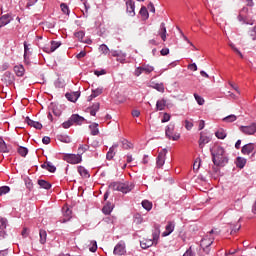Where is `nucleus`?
<instances>
[{"instance_id": "obj_1", "label": "nucleus", "mask_w": 256, "mask_h": 256, "mask_svg": "<svg viewBox=\"0 0 256 256\" xmlns=\"http://www.w3.org/2000/svg\"><path fill=\"white\" fill-rule=\"evenodd\" d=\"M212 161L214 165L225 167L229 163V158L225 156V149L221 146H216L211 150Z\"/></svg>"}, {"instance_id": "obj_2", "label": "nucleus", "mask_w": 256, "mask_h": 256, "mask_svg": "<svg viewBox=\"0 0 256 256\" xmlns=\"http://www.w3.org/2000/svg\"><path fill=\"white\" fill-rule=\"evenodd\" d=\"M213 233H215V230H211L209 232V235H206L200 243V247L203 249L204 253L206 255H209V253L211 252V245H213V241H215V237H213Z\"/></svg>"}, {"instance_id": "obj_3", "label": "nucleus", "mask_w": 256, "mask_h": 256, "mask_svg": "<svg viewBox=\"0 0 256 256\" xmlns=\"http://www.w3.org/2000/svg\"><path fill=\"white\" fill-rule=\"evenodd\" d=\"M133 187V184H130L129 182H112L109 185V188L112 189V191H120L121 193H129L130 191H133Z\"/></svg>"}, {"instance_id": "obj_4", "label": "nucleus", "mask_w": 256, "mask_h": 256, "mask_svg": "<svg viewBox=\"0 0 256 256\" xmlns=\"http://www.w3.org/2000/svg\"><path fill=\"white\" fill-rule=\"evenodd\" d=\"M165 136L167 139H172V141H179L181 139V134L175 133V123H170L166 126Z\"/></svg>"}, {"instance_id": "obj_5", "label": "nucleus", "mask_w": 256, "mask_h": 256, "mask_svg": "<svg viewBox=\"0 0 256 256\" xmlns=\"http://www.w3.org/2000/svg\"><path fill=\"white\" fill-rule=\"evenodd\" d=\"M64 161L72 165H77L83 161V158L81 157V154H65Z\"/></svg>"}, {"instance_id": "obj_6", "label": "nucleus", "mask_w": 256, "mask_h": 256, "mask_svg": "<svg viewBox=\"0 0 256 256\" xmlns=\"http://www.w3.org/2000/svg\"><path fill=\"white\" fill-rule=\"evenodd\" d=\"M239 130L241 131V133H244V135H255L256 123L253 122L248 126H240Z\"/></svg>"}, {"instance_id": "obj_7", "label": "nucleus", "mask_w": 256, "mask_h": 256, "mask_svg": "<svg viewBox=\"0 0 256 256\" xmlns=\"http://www.w3.org/2000/svg\"><path fill=\"white\" fill-rule=\"evenodd\" d=\"M167 157V149H163L161 152H159L157 158H156V165L158 168L163 167L165 165V159Z\"/></svg>"}, {"instance_id": "obj_8", "label": "nucleus", "mask_w": 256, "mask_h": 256, "mask_svg": "<svg viewBox=\"0 0 256 256\" xmlns=\"http://www.w3.org/2000/svg\"><path fill=\"white\" fill-rule=\"evenodd\" d=\"M161 236V226L159 224L154 225V230L152 232V241L154 242V245H157L159 243V237Z\"/></svg>"}, {"instance_id": "obj_9", "label": "nucleus", "mask_w": 256, "mask_h": 256, "mask_svg": "<svg viewBox=\"0 0 256 256\" xmlns=\"http://www.w3.org/2000/svg\"><path fill=\"white\" fill-rule=\"evenodd\" d=\"M253 151H255V144L248 143L242 147L241 153L243 155H251V153H253L252 155H255V152Z\"/></svg>"}, {"instance_id": "obj_10", "label": "nucleus", "mask_w": 256, "mask_h": 256, "mask_svg": "<svg viewBox=\"0 0 256 256\" xmlns=\"http://www.w3.org/2000/svg\"><path fill=\"white\" fill-rule=\"evenodd\" d=\"M114 255H125V242L124 241H120L119 244H117L114 247V251H113Z\"/></svg>"}, {"instance_id": "obj_11", "label": "nucleus", "mask_w": 256, "mask_h": 256, "mask_svg": "<svg viewBox=\"0 0 256 256\" xmlns=\"http://www.w3.org/2000/svg\"><path fill=\"white\" fill-rule=\"evenodd\" d=\"M173 231H175V222H168L165 231L162 233V237H169Z\"/></svg>"}, {"instance_id": "obj_12", "label": "nucleus", "mask_w": 256, "mask_h": 256, "mask_svg": "<svg viewBox=\"0 0 256 256\" xmlns=\"http://www.w3.org/2000/svg\"><path fill=\"white\" fill-rule=\"evenodd\" d=\"M211 141V137L203 134V132L200 133V138H199V147L200 149H203V147H205V145H207V143H209Z\"/></svg>"}, {"instance_id": "obj_13", "label": "nucleus", "mask_w": 256, "mask_h": 256, "mask_svg": "<svg viewBox=\"0 0 256 256\" xmlns=\"http://www.w3.org/2000/svg\"><path fill=\"white\" fill-rule=\"evenodd\" d=\"M126 11L130 17H135V2L133 0L126 2Z\"/></svg>"}, {"instance_id": "obj_14", "label": "nucleus", "mask_w": 256, "mask_h": 256, "mask_svg": "<svg viewBox=\"0 0 256 256\" xmlns=\"http://www.w3.org/2000/svg\"><path fill=\"white\" fill-rule=\"evenodd\" d=\"M25 123H27V125H29L30 127H34V129H38V130L43 129V124H41L40 122H37V121H33L29 117L25 118Z\"/></svg>"}, {"instance_id": "obj_15", "label": "nucleus", "mask_w": 256, "mask_h": 256, "mask_svg": "<svg viewBox=\"0 0 256 256\" xmlns=\"http://www.w3.org/2000/svg\"><path fill=\"white\" fill-rule=\"evenodd\" d=\"M3 79L7 85H12L13 81H15V75L9 71H6L3 75Z\"/></svg>"}, {"instance_id": "obj_16", "label": "nucleus", "mask_w": 256, "mask_h": 256, "mask_svg": "<svg viewBox=\"0 0 256 256\" xmlns=\"http://www.w3.org/2000/svg\"><path fill=\"white\" fill-rule=\"evenodd\" d=\"M80 96L81 94L79 92H71L65 94L66 99H68V101H71V103L77 102V99H79Z\"/></svg>"}, {"instance_id": "obj_17", "label": "nucleus", "mask_w": 256, "mask_h": 256, "mask_svg": "<svg viewBox=\"0 0 256 256\" xmlns=\"http://www.w3.org/2000/svg\"><path fill=\"white\" fill-rule=\"evenodd\" d=\"M158 35H160L162 41H167V28L165 27L164 22H162L160 24V29L158 31Z\"/></svg>"}, {"instance_id": "obj_18", "label": "nucleus", "mask_w": 256, "mask_h": 256, "mask_svg": "<svg viewBox=\"0 0 256 256\" xmlns=\"http://www.w3.org/2000/svg\"><path fill=\"white\" fill-rule=\"evenodd\" d=\"M41 167L50 173H55L57 171V167H55V165H53L51 162H45L41 165Z\"/></svg>"}, {"instance_id": "obj_19", "label": "nucleus", "mask_w": 256, "mask_h": 256, "mask_svg": "<svg viewBox=\"0 0 256 256\" xmlns=\"http://www.w3.org/2000/svg\"><path fill=\"white\" fill-rule=\"evenodd\" d=\"M70 120L72 121V124L76 123V125H82L83 121H85V118H83L82 116H79V114H73L70 117Z\"/></svg>"}, {"instance_id": "obj_20", "label": "nucleus", "mask_w": 256, "mask_h": 256, "mask_svg": "<svg viewBox=\"0 0 256 256\" xmlns=\"http://www.w3.org/2000/svg\"><path fill=\"white\" fill-rule=\"evenodd\" d=\"M11 23V15L5 14L0 17V28L5 27V25H9Z\"/></svg>"}, {"instance_id": "obj_21", "label": "nucleus", "mask_w": 256, "mask_h": 256, "mask_svg": "<svg viewBox=\"0 0 256 256\" xmlns=\"http://www.w3.org/2000/svg\"><path fill=\"white\" fill-rule=\"evenodd\" d=\"M62 213L65 217L63 220V223H67V221H69V219H71V215H72L71 209H69V207L65 206L62 208Z\"/></svg>"}, {"instance_id": "obj_22", "label": "nucleus", "mask_w": 256, "mask_h": 256, "mask_svg": "<svg viewBox=\"0 0 256 256\" xmlns=\"http://www.w3.org/2000/svg\"><path fill=\"white\" fill-rule=\"evenodd\" d=\"M155 245V242L151 239L142 240L140 242V247L142 249H149V247H153Z\"/></svg>"}, {"instance_id": "obj_23", "label": "nucleus", "mask_w": 256, "mask_h": 256, "mask_svg": "<svg viewBox=\"0 0 256 256\" xmlns=\"http://www.w3.org/2000/svg\"><path fill=\"white\" fill-rule=\"evenodd\" d=\"M118 147L119 145L114 144L112 147L109 148V151L106 154V158L108 159V161H111V159L115 157V149H117Z\"/></svg>"}, {"instance_id": "obj_24", "label": "nucleus", "mask_w": 256, "mask_h": 256, "mask_svg": "<svg viewBox=\"0 0 256 256\" xmlns=\"http://www.w3.org/2000/svg\"><path fill=\"white\" fill-rule=\"evenodd\" d=\"M167 106V100L161 99L156 102V111H164Z\"/></svg>"}, {"instance_id": "obj_25", "label": "nucleus", "mask_w": 256, "mask_h": 256, "mask_svg": "<svg viewBox=\"0 0 256 256\" xmlns=\"http://www.w3.org/2000/svg\"><path fill=\"white\" fill-rule=\"evenodd\" d=\"M78 173L81 175V177H84V179H89L91 177L89 171L83 166H78Z\"/></svg>"}, {"instance_id": "obj_26", "label": "nucleus", "mask_w": 256, "mask_h": 256, "mask_svg": "<svg viewBox=\"0 0 256 256\" xmlns=\"http://www.w3.org/2000/svg\"><path fill=\"white\" fill-rule=\"evenodd\" d=\"M14 72L17 77H23V75H25V68L23 67V65L14 66Z\"/></svg>"}, {"instance_id": "obj_27", "label": "nucleus", "mask_w": 256, "mask_h": 256, "mask_svg": "<svg viewBox=\"0 0 256 256\" xmlns=\"http://www.w3.org/2000/svg\"><path fill=\"white\" fill-rule=\"evenodd\" d=\"M140 67L142 69V73H146V75H149V73H153V71H155V67H153L149 64H144Z\"/></svg>"}, {"instance_id": "obj_28", "label": "nucleus", "mask_w": 256, "mask_h": 256, "mask_svg": "<svg viewBox=\"0 0 256 256\" xmlns=\"http://www.w3.org/2000/svg\"><path fill=\"white\" fill-rule=\"evenodd\" d=\"M245 165H247V159L243 157H237L236 167H238L239 169H243Z\"/></svg>"}, {"instance_id": "obj_29", "label": "nucleus", "mask_w": 256, "mask_h": 256, "mask_svg": "<svg viewBox=\"0 0 256 256\" xmlns=\"http://www.w3.org/2000/svg\"><path fill=\"white\" fill-rule=\"evenodd\" d=\"M39 235H40V243H41V245H45V243H47V231L41 229L39 231Z\"/></svg>"}, {"instance_id": "obj_30", "label": "nucleus", "mask_w": 256, "mask_h": 256, "mask_svg": "<svg viewBox=\"0 0 256 256\" xmlns=\"http://www.w3.org/2000/svg\"><path fill=\"white\" fill-rule=\"evenodd\" d=\"M0 153H9V147H7L3 138H0Z\"/></svg>"}, {"instance_id": "obj_31", "label": "nucleus", "mask_w": 256, "mask_h": 256, "mask_svg": "<svg viewBox=\"0 0 256 256\" xmlns=\"http://www.w3.org/2000/svg\"><path fill=\"white\" fill-rule=\"evenodd\" d=\"M99 124L93 123L89 126V129L91 131V135H99Z\"/></svg>"}, {"instance_id": "obj_32", "label": "nucleus", "mask_w": 256, "mask_h": 256, "mask_svg": "<svg viewBox=\"0 0 256 256\" xmlns=\"http://www.w3.org/2000/svg\"><path fill=\"white\" fill-rule=\"evenodd\" d=\"M142 207L146 211H151L153 209V203H151L149 200L142 201Z\"/></svg>"}, {"instance_id": "obj_33", "label": "nucleus", "mask_w": 256, "mask_h": 256, "mask_svg": "<svg viewBox=\"0 0 256 256\" xmlns=\"http://www.w3.org/2000/svg\"><path fill=\"white\" fill-rule=\"evenodd\" d=\"M38 185L41 187V189H50L51 183L45 181V180H38Z\"/></svg>"}, {"instance_id": "obj_34", "label": "nucleus", "mask_w": 256, "mask_h": 256, "mask_svg": "<svg viewBox=\"0 0 256 256\" xmlns=\"http://www.w3.org/2000/svg\"><path fill=\"white\" fill-rule=\"evenodd\" d=\"M99 107H100L99 103H95L92 105V107L90 108V115H92V117H95V115H97V111H99Z\"/></svg>"}, {"instance_id": "obj_35", "label": "nucleus", "mask_w": 256, "mask_h": 256, "mask_svg": "<svg viewBox=\"0 0 256 256\" xmlns=\"http://www.w3.org/2000/svg\"><path fill=\"white\" fill-rule=\"evenodd\" d=\"M74 37H76V39H78V41H80V43H83V39L85 37V31L80 30L78 32H75Z\"/></svg>"}, {"instance_id": "obj_36", "label": "nucleus", "mask_w": 256, "mask_h": 256, "mask_svg": "<svg viewBox=\"0 0 256 256\" xmlns=\"http://www.w3.org/2000/svg\"><path fill=\"white\" fill-rule=\"evenodd\" d=\"M18 153L19 155H21V157H27V154L29 153V149H27V147L19 146Z\"/></svg>"}, {"instance_id": "obj_37", "label": "nucleus", "mask_w": 256, "mask_h": 256, "mask_svg": "<svg viewBox=\"0 0 256 256\" xmlns=\"http://www.w3.org/2000/svg\"><path fill=\"white\" fill-rule=\"evenodd\" d=\"M101 93H103V88H96L92 90V94L90 95V97L92 99H95V97H99V95H101Z\"/></svg>"}, {"instance_id": "obj_38", "label": "nucleus", "mask_w": 256, "mask_h": 256, "mask_svg": "<svg viewBox=\"0 0 256 256\" xmlns=\"http://www.w3.org/2000/svg\"><path fill=\"white\" fill-rule=\"evenodd\" d=\"M140 15L144 18V19H149V11H147V7L142 6L140 9Z\"/></svg>"}, {"instance_id": "obj_39", "label": "nucleus", "mask_w": 256, "mask_h": 256, "mask_svg": "<svg viewBox=\"0 0 256 256\" xmlns=\"http://www.w3.org/2000/svg\"><path fill=\"white\" fill-rule=\"evenodd\" d=\"M113 211V207L111 205L107 204L102 208V212L104 215H111V212Z\"/></svg>"}, {"instance_id": "obj_40", "label": "nucleus", "mask_w": 256, "mask_h": 256, "mask_svg": "<svg viewBox=\"0 0 256 256\" xmlns=\"http://www.w3.org/2000/svg\"><path fill=\"white\" fill-rule=\"evenodd\" d=\"M223 121H225V123H233L235 121H237V116L231 114L229 116H226Z\"/></svg>"}, {"instance_id": "obj_41", "label": "nucleus", "mask_w": 256, "mask_h": 256, "mask_svg": "<svg viewBox=\"0 0 256 256\" xmlns=\"http://www.w3.org/2000/svg\"><path fill=\"white\" fill-rule=\"evenodd\" d=\"M86 151H89V145H80L78 148V155L82 156Z\"/></svg>"}, {"instance_id": "obj_42", "label": "nucleus", "mask_w": 256, "mask_h": 256, "mask_svg": "<svg viewBox=\"0 0 256 256\" xmlns=\"http://www.w3.org/2000/svg\"><path fill=\"white\" fill-rule=\"evenodd\" d=\"M59 47H61V42L51 41V46H50V48H51L52 53H53L54 51H57V49H59Z\"/></svg>"}, {"instance_id": "obj_43", "label": "nucleus", "mask_w": 256, "mask_h": 256, "mask_svg": "<svg viewBox=\"0 0 256 256\" xmlns=\"http://www.w3.org/2000/svg\"><path fill=\"white\" fill-rule=\"evenodd\" d=\"M217 139H225V137H227V133H225V130L221 129V130H218L216 133H215Z\"/></svg>"}, {"instance_id": "obj_44", "label": "nucleus", "mask_w": 256, "mask_h": 256, "mask_svg": "<svg viewBox=\"0 0 256 256\" xmlns=\"http://www.w3.org/2000/svg\"><path fill=\"white\" fill-rule=\"evenodd\" d=\"M153 88L156 89V91H159L160 93L165 92V86L163 85V83H156L154 84Z\"/></svg>"}, {"instance_id": "obj_45", "label": "nucleus", "mask_w": 256, "mask_h": 256, "mask_svg": "<svg viewBox=\"0 0 256 256\" xmlns=\"http://www.w3.org/2000/svg\"><path fill=\"white\" fill-rule=\"evenodd\" d=\"M194 99L198 105H205V99H203V97L199 96L197 93H194Z\"/></svg>"}, {"instance_id": "obj_46", "label": "nucleus", "mask_w": 256, "mask_h": 256, "mask_svg": "<svg viewBox=\"0 0 256 256\" xmlns=\"http://www.w3.org/2000/svg\"><path fill=\"white\" fill-rule=\"evenodd\" d=\"M99 51L103 53V55H107L109 53V47L106 44H102L99 46Z\"/></svg>"}, {"instance_id": "obj_47", "label": "nucleus", "mask_w": 256, "mask_h": 256, "mask_svg": "<svg viewBox=\"0 0 256 256\" xmlns=\"http://www.w3.org/2000/svg\"><path fill=\"white\" fill-rule=\"evenodd\" d=\"M90 245L91 246L89 247V251H91V253H95L97 251V241H90Z\"/></svg>"}, {"instance_id": "obj_48", "label": "nucleus", "mask_w": 256, "mask_h": 256, "mask_svg": "<svg viewBox=\"0 0 256 256\" xmlns=\"http://www.w3.org/2000/svg\"><path fill=\"white\" fill-rule=\"evenodd\" d=\"M0 231H4L3 229H7V219L0 217Z\"/></svg>"}, {"instance_id": "obj_49", "label": "nucleus", "mask_w": 256, "mask_h": 256, "mask_svg": "<svg viewBox=\"0 0 256 256\" xmlns=\"http://www.w3.org/2000/svg\"><path fill=\"white\" fill-rule=\"evenodd\" d=\"M9 191H11V188H9V186L0 187V197L2 195H7V193H9Z\"/></svg>"}, {"instance_id": "obj_50", "label": "nucleus", "mask_w": 256, "mask_h": 256, "mask_svg": "<svg viewBox=\"0 0 256 256\" xmlns=\"http://www.w3.org/2000/svg\"><path fill=\"white\" fill-rule=\"evenodd\" d=\"M58 141H61L62 143H69L71 141V138L69 136H58Z\"/></svg>"}, {"instance_id": "obj_51", "label": "nucleus", "mask_w": 256, "mask_h": 256, "mask_svg": "<svg viewBox=\"0 0 256 256\" xmlns=\"http://www.w3.org/2000/svg\"><path fill=\"white\" fill-rule=\"evenodd\" d=\"M61 7V11L65 14V15H69V6H67V4L62 3L60 5Z\"/></svg>"}, {"instance_id": "obj_52", "label": "nucleus", "mask_w": 256, "mask_h": 256, "mask_svg": "<svg viewBox=\"0 0 256 256\" xmlns=\"http://www.w3.org/2000/svg\"><path fill=\"white\" fill-rule=\"evenodd\" d=\"M73 125V122L71 120V118H69L67 121H65L62 124L63 129H69V127H71Z\"/></svg>"}, {"instance_id": "obj_53", "label": "nucleus", "mask_w": 256, "mask_h": 256, "mask_svg": "<svg viewBox=\"0 0 256 256\" xmlns=\"http://www.w3.org/2000/svg\"><path fill=\"white\" fill-rule=\"evenodd\" d=\"M249 35L252 38V41H256V26H254L250 31Z\"/></svg>"}, {"instance_id": "obj_54", "label": "nucleus", "mask_w": 256, "mask_h": 256, "mask_svg": "<svg viewBox=\"0 0 256 256\" xmlns=\"http://www.w3.org/2000/svg\"><path fill=\"white\" fill-rule=\"evenodd\" d=\"M171 121V115L169 113H164L161 123H168Z\"/></svg>"}, {"instance_id": "obj_55", "label": "nucleus", "mask_w": 256, "mask_h": 256, "mask_svg": "<svg viewBox=\"0 0 256 256\" xmlns=\"http://www.w3.org/2000/svg\"><path fill=\"white\" fill-rule=\"evenodd\" d=\"M185 129H187V131H191L193 129V122L189 121V120H185Z\"/></svg>"}, {"instance_id": "obj_56", "label": "nucleus", "mask_w": 256, "mask_h": 256, "mask_svg": "<svg viewBox=\"0 0 256 256\" xmlns=\"http://www.w3.org/2000/svg\"><path fill=\"white\" fill-rule=\"evenodd\" d=\"M230 227H231V233H237V231H239V229H241V226L240 224L238 225H235V224H230Z\"/></svg>"}, {"instance_id": "obj_57", "label": "nucleus", "mask_w": 256, "mask_h": 256, "mask_svg": "<svg viewBox=\"0 0 256 256\" xmlns=\"http://www.w3.org/2000/svg\"><path fill=\"white\" fill-rule=\"evenodd\" d=\"M106 73L107 71H105V69L94 71V75H96L97 77H100V75H106Z\"/></svg>"}, {"instance_id": "obj_58", "label": "nucleus", "mask_w": 256, "mask_h": 256, "mask_svg": "<svg viewBox=\"0 0 256 256\" xmlns=\"http://www.w3.org/2000/svg\"><path fill=\"white\" fill-rule=\"evenodd\" d=\"M142 73H143V70H142L141 66H139V67H137V68L135 69L134 75H135L136 77H139L140 75H142Z\"/></svg>"}, {"instance_id": "obj_59", "label": "nucleus", "mask_w": 256, "mask_h": 256, "mask_svg": "<svg viewBox=\"0 0 256 256\" xmlns=\"http://www.w3.org/2000/svg\"><path fill=\"white\" fill-rule=\"evenodd\" d=\"M183 256H195V253L193 252V249L190 247L188 250H186Z\"/></svg>"}, {"instance_id": "obj_60", "label": "nucleus", "mask_w": 256, "mask_h": 256, "mask_svg": "<svg viewBox=\"0 0 256 256\" xmlns=\"http://www.w3.org/2000/svg\"><path fill=\"white\" fill-rule=\"evenodd\" d=\"M42 143H44V145H49L51 143V138L49 136H44Z\"/></svg>"}, {"instance_id": "obj_61", "label": "nucleus", "mask_w": 256, "mask_h": 256, "mask_svg": "<svg viewBox=\"0 0 256 256\" xmlns=\"http://www.w3.org/2000/svg\"><path fill=\"white\" fill-rule=\"evenodd\" d=\"M201 167V161L199 160L198 162L195 161L193 165L194 171H199V168Z\"/></svg>"}, {"instance_id": "obj_62", "label": "nucleus", "mask_w": 256, "mask_h": 256, "mask_svg": "<svg viewBox=\"0 0 256 256\" xmlns=\"http://www.w3.org/2000/svg\"><path fill=\"white\" fill-rule=\"evenodd\" d=\"M188 69H190V71H197V64L196 63L189 64Z\"/></svg>"}, {"instance_id": "obj_63", "label": "nucleus", "mask_w": 256, "mask_h": 256, "mask_svg": "<svg viewBox=\"0 0 256 256\" xmlns=\"http://www.w3.org/2000/svg\"><path fill=\"white\" fill-rule=\"evenodd\" d=\"M85 55H87V52L81 51L80 53H78V54L76 55V58H77V59H83V57H85Z\"/></svg>"}, {"instance_id": "obj_64", "label": "nucleus", "mask_w": 256, "mask_h": 256, "mask_svg": "<svg viewBox=\"0 0 256 256\" xmlns=\"http://www.w3.org/2000/svg\"><path fill=\"white\" fill-rule=\"evenodd\" d=\"M160 54H161L162 56L169 55V48H163V49L160 51Z\"/></svg>"}]
</instances>
